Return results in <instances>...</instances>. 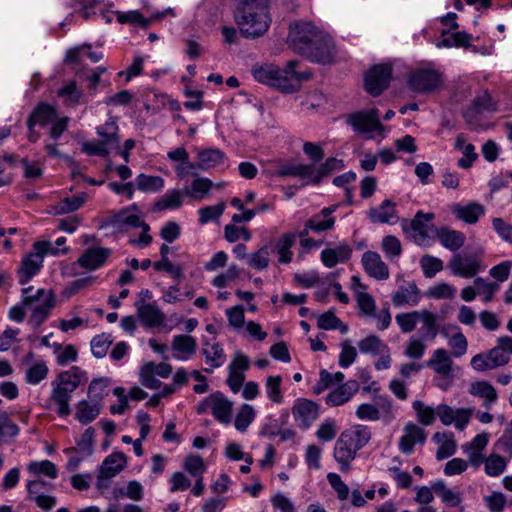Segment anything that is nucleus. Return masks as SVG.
I'll return each instance as SVG.
<instances>
[{"label":"nucleus","instance_id":"nucleus-1","mask_svg":"<svg viewBox=\"0 0 512 512\" xmlns=\"http://www.w3.org/2000/svg\"><path fill=\"white\" fill-rule=\"evenodd\" d=\"M300 65L298 60L288 61L283 68L275 64H256L251 73L256 81L269 85L287 94L300 90L304 81L311 79L310 70H297Z\"/></svg>","mask_w":512,"mask_h":512},{"label":"nucleus","instance_id":"nucleus-2","mask_svg":"<svg viewBox=\"0 0 512 512\" xmlns=\"http://www.w3.org/2000/svg\"><path fill=\"white\" fill-rule=\"evenodd\" d=\"M269 0H240L235 12V21L246 38H257L269 28Z\"/></svg>","mask_w":512,"mask_h":512},{"label":"nucleus","instance_id":"nucleus-3","mask_svg":"<svg viewBox=\"0 0 512 512\" xmlns=\"http://www.w3.org/2000/svg\"><path fill=\"white\" fill-rule=\"evenodd\" d=\"M85 372L77 366H73L69 371L61 372L52 382V392L49 398L51 404L55 405L56 413L65 417L71 414L70 400L72 393L81 383Z\"/></svg>","mask_w":512,"mask_h":512},{"label":"nucleus","instance_id":"nucleus-4","mask_svg":"<svg viewBox=\"0 0 512 512\" xmlns=\"http://www.w3.org/2000/svg\"><path fill=\"white\" fill-rule=\"evenodd\" d=\"M324 33L311 22H295L289 27L288 44L297 54L303 55Z\"/></svg>","mask_w":512,"mask_h":512},{"label":"nucleus","instance_id":"nucleus-5","mask_svg":"<svg viewBox=\"0 0 512 512\" xmlns=\"http://www.w3.org/2000/svg\"><path fill=\"white\" fill-rule=\"evenodd\" d=\"M391 76V65H374L365 73L364 88L366 92L374 97L381 95L388 88Z\"/></svg>","mask_w":512,"mask_h":512},{"label":"nucleus","instance_id":"nucleus-6","mask_svg":"<svg viewBox=\"0 0 512 512\" xmlns=\"http://www.w3.org/2000/svg\"><path fill=\"white\" fill-rule=\"evenodd\" d=\"M442 84L441 75L430 69H420L412 72L408 78V87L416 93H430Z\"/></svg>","mask_w":512,"mask_h":512},{"label":"nucleus","instance_id":"nucleus-7","mask_svg":"<svg viewBox=\"0 0 512 512\" xmlns=\"http://www.w3.org/2000/svg\"><path fill=\"white\" fill-rule=\"evenodd\" d=\"M434 217L433 213L418 211L414 218L409 223L404 222L402 227L416 244L422 245L429 238V231L433 228L430 222Z\"/></svg>","mask_w":512,"mask_h":512},{"label":"nucleus","instance_id":"nucleus-8","mask_svg":"<svg viewBox=\"0 0 512 512\" xmlns=\"http://www.w3.org/2000/svg\"><path fill=\"white\" fill-rule=\"evenodd\" d=\"M334 55V42L332 38L324 32L316 39L314 45L309 46L302 56L314 63L328 64L332 62Z\"/></svg>","mask_w":512,"mask_h":512},{"label":"nucleus","instance_id":"nucleus-9","mask_svg":"<svg viewBox=\"0 0 512 512\" xmlns=\"http://www.w3.org/2000/svg\"><path fill=\"white\" fill-rule=\"evenodd\" d=\"M45 246H47V244L35 242L33 244L35 252L29 254L23 259L21 267L18 271L19 283L21 285L28 283L30 279L36 275L42 267L43 257L45 255Z\"/></svg>","mask_w":512,"mask_h":512},{"label":"nucleus","instance_id":"nucleus-10","mask_svg":"<svg viewBox=\"0 0 512 512\" xmlns=\"http://www.w3.org/2000/svg\"><path fill=\"white\" fill-rule=\"evenodd\" d=\"M452 273L462 278H472L480 270V259L475 254L461 255L456 253L448 263Z\"/></svg>","mask_w":512,"mask_h":512},{"label":"nucleus","instance_id":"nucleus-11","mask_svg":"<svg viewBox=\"0 0 512 512\" xmlns=\"http://www.w3.org/2000/svg\"><path fill=\"white\" fill-rule=\"evenodd\" d=\"M348 123L360 133L381 131L383 126L379 120L378 110L373 108L367 112L359 111L351 114Z\"/></svg>","mask_w":512,"mask_h":512},{"label":"nucleus","instance_id":"nucleus-12","mask_svg":"<svg viewBox=\"0 0 512 512\" xmlns=\"http://www.w3.org/2000/svg\"><path fill=\"white\" fill-rule=\"evenodd\" d=\"M292 414L298 425L307 429L317 419L319 406L311 400L299 398L292 407Z\"/></svg>","mask_w":512,"mask_h":512},{"label":"nucleus","instance_id":"nucleus-13","mask_svg":"<svg viewBox=\"0 0 512 512\" xmlns=\"http://www.w3.org/2000/svg\"><path fill=\"white\" fill-rule=\"evenodd\" d=\"M361 262L365 272L369 276L377 280H385L389 277L388 266L382 261L380 255L377 252H365L362 255Z\"/></svg>","mask_w":512,"mask_h":512},{"label":"nucleus","instance_id":"nucleus-14","mask_svg":"<svg viewBox=\"0 0 512 512\" xmlns=\"http://www.w3.org/2000/svg\"><path fill=\"white\" fill-rule=\"evenodd\" d=\"M404 432L399 441V450L405 455H410L413 453L416 443L423 444L425 442L426 434L422 428L414 423L406 424Z\"/></svg>","mask_w":512,"mask_h":512},{"label":"nucleus","instance_id":"nucleus-15","mask_svg":"<svg viewBox=\"0 0 512 512\" xmlns=\"http://www.w3.org/2000/svg\"><path fill=\"white\" fill-rule=\"evenodd\" d=\"M110 255L111 250L109 248H88L79 257L78 264L85 269L96 270L106 262Z\"/></svg>","mask_w":512,"mask_h":512},{"label":"nucleus","instance_id":"nucleus-16","mask_svg":"<svg viewBox=\"0 0 512 512\" xmlns=\"http://www.w3.org/2000/svg\"><path fill=\"white\" fill-rule=\"evenodd\" d=\"M126 465V457L122 452H114L107 456L102 462L99 475L98 487H101L103 478H112L124 469Z\"/></svg>","mask_w":512,"mask_h":512},{"label":"nucleus","instance_id":"nucleus-17","mask_svg":"<svg viewBox=\"0 0 512 512\" xmlns=\"http://www.w3.org/2000/svg\"><path fill=\"white\" fill-rule=\"evenodd\" d=\"M359 383L356 380H349L331 391L326 396V403L329 406L336 407L348 402L358 391Z\"/></svg>","mask_w":512,"mask_h":512},{"label":"nucleus","instance_id":"nucleus-18","mask_svg":"<svg viewBox=\"0 0 512 512\" xmlns=\"http://www.w3.org/2000/svg\"><path fill=\"white\" fill-rule=\"evenodd\" d=\"M211 401V412L215 419L220 423L229 424L231 422L232 403L219 391L211 394Z\"/></svg>","mask_w":512,"mask_h":512},{"label":"nucleus","instance_id":"nucleus-19","mask_svg":"<svg viewBox=\"0 0 512 512\" xmlns=\"http://www.w3.org/2000/svg\"><path fill=\"white\" fill-rule=\"evenodd\" d=\"M334 458L339 463L340 469L343 472H347L350 468V463L355 459L357 451L350 446L348 441H345V437L340 434L336 440L334 447Z\"/></svg>","mask_w":512,"mask_h":512},{"label":"nucleus","instance_id":"nucleus-20","mask_svg":"<svg viewBox=\"0 0 512 512\" xmlns=\"http://www.w3.org/2000/svg\"><path fill=\"white\" fill-rule=\"evenodd\" d=\"M352 254V249L346 244H340L335 248H327L321 252V261L324 266L332 268L338 263L347 262Z\"/></svg>","mask_w":512,"mask_h":512},{"label":"nucleus","instance_id":"nucleus-21","mask_svg":"<svg viewBox=\"0 0 512 512\" xmlns=\"http://www.w3.org/2000/svg\"><path fill=\"white\" fill-rule=\"evenodd\" d=\"M137 314L143 325L147 327L160 326L164 321L163 313L153 304H144L143 300L136 303Z\"/></svg>","mask_w":512,"mask_h":512},{"label":"nucleus","instance_id":"nucleus-22","mask_svg":"<svg viewBox=\"0 0 512 512\" xmlns=\"http://www.w3.org/2000/svg\"><path fill=\"white\" fill-rule=\"evenodd\" d=\"M420 300V292L414 282L408 283L407 286H401L393 295L392 303L396 307L404 305L415 306Z\"/></svg>","mask_w":512,"mask_h":512},{"label":"nucleus","instance_id":"nucleus-23","mask_svg":"<svg viewBox=\"0 0 512 512\" xmlns=\"http://www.w3.org/2000/svg\"><path fill=\"white\" fill-rule=\"evenodd\" d=\"M96 131L101 138L100 141L110 150L119 148V127L114 118L111 117L105 124L97 127Z\"/></svg>","mask_w":512,"mask_h":512},{"label":"nucleus","instance_id":"nucleus-24","mask_svg":"<svg viewBox=\"0 0 512 512\" xmlns=\"http://www.w3.org/2000/svg\"><path fill=\"white\" fill-rule=\"evenodd\" d=\"M352 448L359 451L368 444L371 439V431L367 426L355 425L341 433Z\"/></svg>","mask_w":512,"mask_h":512},{"label":"nucleus","instance_id":"nucleus-25","mask_svg":"<svg viewBox=\"0 0 512 512\" xmlns=\"http://www.w3.org/2000/svg\"><path fill=\"white\" fill-rule=\"evenodd\" d=\"M452 360L449 353L442 348L436 349L426 365L433 368L437 374L448 376L452 370Z\"/></svg>","mask_w":512,"mask_h":512},{"label":"nucleus","instance_id":"nucleus-26","mask_svg":"<svg viewBox=\"0 0 512 512\" xmlns=\"http://www.w3.org/2000/svg\"><path fill=\"white\" fill-rule=\"evenodd\" d=\"M101 412V403L93 401L88 402L81 400L76 405L75 418L82 424L86 425L93 422Z\"/></svg>","mask_w":512,"mask_h":512},{"label":"nucleus","instance_id":"nucleus-27","mask_svg":"<svg viewBox=\"0 0 512 512\" xmlns=\"http://www.w3.org/2000/svg\"><path fill=\"white\" fill-rule=\"evenodd\" d=\"M452 212L458 219L468 224H475L479 217L484 213V207L478 203H469L466 206L456 204L452 208Z\"/></svg>","mask_w":512,"mask_h":512},{"label":"nucleus","instance_id":"nucleus-28","mask_svg":"<svg viewBox=\"0 0 512 512\" xmlns=\"http://www.w3.org/2000/svg\"><path fill=\"white\" fill-rule=\"evenodd\" d=\"M296 235L294 233H286L282 235L275 245H271L274 248V252L278 253V262L280 264H288L292 261L293 253L291 247L294 245Z\"/></svg>","mask_w":512,"mask_h":512},{"label":"nucleus","instance_id":"nucleus-29","mask_svg":"<svg viewBox=\"0 0 512 512\" xmlns=\"http://www.w3.org/2000/svg\"><path fill=\"white\" fill-rule=\"evenodd\" d=\"M225 154L218 148L201 149L197 152L200 170H208L220 165Z\"/></svg>","mask_w":512,"mask_h":512},{"label":"nucleus","instance_id":"nucleus-30","mask_svg":"<svg viewBox=\"0 0 512 512\" xmlns=\"http://www.w3.org/2000/svg\"><path fill=\"white\" fill-rule=\"evenodd\" d=\"M441 244L451 250L456 251L464 245L465 236L463 233L455 230H450L446 227L440 228L436 231Z\"/></svg>","mask_w":512,"mask_h":512},{"label":"nucleus","instance_id":"nucleus-31","mask_svg":"<svg viewBox=\"0 0 512 512\" xmlns=\"http://www.w3.org/2000/svg\"><path fill=\"white\" fill-rule=\"evenodd\" d=\"M143 222L137 215L129 214L128 210H121L109 220V224L119 232L126 231L130 227L138 228Z\"/></svg>","mask_w":512,"mask_h":512},{"label":"nucleus","instance_id":"nucleus-32","mask_svg":"<svg viewBox=\"0 0 512 512\" xmlns=\"http://www.w3.org/2000/svg\"><path fill=\"white\" fill-rule=\"evenodd\" d=\"M86 201V195L81 194L73 197H66L57 204L53 205L48 211L53 215L69 214L77 211Z\"/></svg>","mask_w":512,"mask_h":512},{"label":"nucleus","instance_id":"nucleus-33","mask_svg":"<svg viewBox=\"0 0 512 512\" xmlns=\"http://www.w3.org/2000/svg\"><path fill=\"white\" fill-rule=\"evenodd\" d=\"M57 117L56 110L48 104L38 105L30 114L27 120V126L40 125L45 126Z\"/></svg>","mask_w":512,"mask_h":512},{"label":"nucleus","instance_id":"nucleus-34","mask_svg":"<svg viewBox=\"0 0 512 512\" xmlns=\"http://www.w3.org/2000/svg\"><path fill=\"white\" fill-rule=\"evenodd\" d=\"M368 216L374 223H388L392 218L396 217L395 203L386 199L379 208H371L368 211Z\"/></svg>","mask_w":512,"mask_h":512},{"label":"nucleus","instance_id":"nucleus-35","mask_svg":"<svg viewBox=\"0 0 512 512\" xmlns=\"http://www.w3.org/2000/svg\"><path fill=\"white\" fill-rule=\"evenodd\" d=\"M94 437L95 429L93 427H88L81 435V437L76 441L77 447L66 448L63 452L65 454H70L80 451L84 454V456H90L94 450Z\"/></svg>","mask_w":512,"mask_h":512},{"label":"nucleus","instance_id":"nucleus-36","mask_svg":"<svg viewBox=\"0 0 512 512\" xmlns=\"http://www.w3.org/2000/svg\"><path fill=\"white\" fill-rule=\"evenodd\" d=\"M470 393L485 399L484 406L490 408V405L497 400L495 388L486 381H476L472 383Z\"/></svg>","mask_w":512,"mask_h":512},{"label":"nucleus","instance_id":"nucleus-37","mask_svg":"<svg viewBox=\"0 0 512 512\" xmlns=\"http://www.w3.org/2000/svg\"><path fill=\"white\" fill-rule=\"evenodd\" d=\"M54 306L55 297L49 295L42 303L35 305L29 323L32 324L34 328H38L46 320Z\"/></svg>","mask_w":512,"mask_h":512},{"label":"nucleus","instance_id":"nucleus-38","mask_svg":"<svg viewBox=\"0 0 512 512\" xmlns=\"http://www.w3.org/2000/svg\"><path fill=\"white\" fill-rule=\"evenodd\" d=\"M184 190H172L162 196L154 204V211H163L166 209H177L182 205Z\"/></svg>","mask_w":512,"mask_h":512},{"label":"nucleus","instance_id":"nucleus-39","mask_svg":"<svg viewBox=\"0 0 512 512\" xmlns=\"http://www.w3.org/2000/svg\"><path fill=\"white\" fill-rule=\"evenodd\" d=\"M274 252L271 245H264L248 256L247 264L257 270H264L269 266L270 255Z\"/></svg>","mask_w":512,"mask_h":512},{"label":"nucleus","instance_id":"nucleus-40","mask_svg":"<svg viewBox=\"0 0 512 512\" xmlns=\"http://www.w3.org/2000/svg\"><path fill=\"white\" fill-rule=\"evenodd\" d=\"M117 21L121 24L129 23L133 25H138L142 28H147L150 23L154 19H158L163 16V14H158L155 17L148 19L145 18L140 12L133 10L128 12H117Z\"/></svg>","mask_w":512,"mask_h":512},{"label":"nucleus","instance_id":"nucleus-41","mask_svg":"<svg viewBox=\"0 0 512 512\" xmlns=\"http://www.w3.org/2000/svg\"><path fill=\"white\" fill-rule=\"evenodd\" d=\"M344 162L337 158H327L317 169L316 174L312 178V183L318 185L324 177L331 174L332 171L344 168Z\"/></svg>","mask_w":512,"mask_h":512},{"label":"nucleus","instance_id":"nucleus-42","mask_svg":"<svg viewBox=\"0 0 512 512\" xmlns=\"http://www.w3.org/2000/svg\"><path fill=\"white\" fill-rule=\"evenodd\" d=\"M359 349L362 353H371L380 355L388 351V347L376 335H369L358 343Z\"/></svg>","mask_w":512,"mask_h":512},{"label":"nucleus","instance_id":"nucleus-43","mask_svg":"<svg viewBox=\"0 0 512 512\" xmlns=\"http://www.w3.org/2000/svg\"><path fill=\"white\" fill-rule=\"evenodd\" d=\"M137 188L142 192H157L164 187V180L160 176L140 174L136 178Z\"/></svg>","mask_w":512,"mask_h":512},{"label":"nucleus","instance_id":"nucleus-44","mask_svg":"<svg viewBox=\"0 0 512 512\" xmlns=\"http://www.w3.org/2000/svg\"><path fill=\"white\" fill-rule=\"evenodd\" d=\"M432 489L438 496H440L441 500L447 505L458 506L461 502L459 494L447 488L442 480L433 483Z\"/></svg>","mask_w":512,"mask_h":512},{"label":"nucleus","instance_id":"nucleus-45","mask_svg":"<svg viewBox=\"0 0 512 512\" xmlns=\"http://www.w3.org/2000/svg\"><path fill=\"white\" fill-rule=\"evenodd\" d=\"M472 36L465 31H459L452 33L448 37L443 38L439 43H437V47H470V40Z\"/></svg>","mask_w":512,"mask_h":512},{"label":"nucleus","instance_id":"nucleus-46","mask_svg":"<svg viewBox=\"0 0 512 512\" xmlns=\"http://www.w3.org/2000/svg\"><path fill=\"white\" fill-rule=\"evenodd\" d=\"M32 287L22 289V306L38 305L48 298L49 295L55 297L52 290L38 289L34 294H31Z\"/></svg>","mask_w":512,"mask_h":512},{"label":"nucleus","instance_id":"nucleus-47","mask_svg":"<svg viewBox=\"0 0 512 512\" xmlns=\"http://www.w3.org/2000/svg\"><path fill=\"white\" fill-rule=\"evenodd\" d=\"M508 460L498 454H491L485 459V472L491 477L501 475L507 466Z\"/></svg>","mask_w":512,"mask_h":512},{"label":"nucleus","instance_id":"nucleus-48","mask_svg":"<svg viewBox=\"0 0 512 512\" xmlns=\"http://www.w3.org/2000/svg\"><path fill=\"white\" fill-rule=\"evenodd\" d=\"M419 321L423 323V328L425 329L423 338L428 340L435 339V337L438 334V324L436 315L428 310H422Z\"/></svg>","mask_w":512,"mask_h":512},{"label":"nucleus","instance_id":"nucleus-49","mask_svg":"<svg viewBox=\"0 0 512 512\" xmlns=\"http://www.w3.org/2000/svg\"><path fill=\"white\" fill-rule=\"evenodd\" d=\"M197 348L196 340L189 335H176L172 341V349L183 354H194Z\"/></svg>","mask_w":512,"mask_h":512},{"label":"nucleus","instance_id":"nucleus-50","mask_svg":"<svg viewBox=\"0 0 512 512\" xmlns=\"http://www.w3.org/2000/svg\"><path fill=\"white\" fill-rule=\"evenodd\" d=\"M19 433L18 426L11 421L7 412L0 413V441L9 442Z\"/></svg>","mask_w":512,"mask_h":512},{"label":"nucleus","instance_id":"nucleus-51","mask_svg":"<svg viewBox=\"0 0 512 512\" xmlns=\"http://www.w3.org/2000/svg\"><path fill=\"white\" fill-rule=\"evenodd\" d=\"M420 317L421 311H412L408 313L397 314L395 320L403 333H410L416 328Z\"/></svg>","mask_w":512,"mask_h":512},{"label":"nucleus","instance_id":"nucleus-52","mask_svg":"<svg viewBox=\"0 0 512 512\" xmlns=\"http://www.w3.org/2000/svg\"><path fill=\"white\" fill-rule=\"evenodd\" d=\"M474 285L478 295H483V301L485 303L493 300L494 294L498 291L499 285L495 282H488L482 277L474 279Z\"/></svg>","mask_w":512,"mask_h":512},{"label":"nucleus","instance_id":"nucleus-53","mask_svg":"<svg viewBox=\"0 0 512 512\" xmlns=\"http://www.w3.org/2000/svg\"><path fill=\"white\" fill-rule=\"evenodd\" d=\"M496 103L493 101L491 95L484 91L480 95H478L473 101L471 105V111L473 113L479 114L484 111L493 112L496 110Z\"/></svg>","mask_w":512,"mask_h":512},{"label":"nucleus","instance_id":"nucleus-54","mask_svg":"<svg viewBox=\"0 0 512 512\" xmlns=\"http://www.w3.org/2000/svg\"><path fill=\"white\" fill-rule=\"evenodd\" d=\"M281 383H282V378L279 375L269 376L266 380L265 388H266L267 396L273 403L279 404V403H282V401H283V395L281 392Z\"/></svg>","mask_w":512,"mask_h":512},{"label":"nucleus","instance_id":"nucleus-55","mask_svg":"<svg viewBox=\"0 0 512 512\" xmlns=\"http://www.w3.org/2000/svg\"><path fill=\"white\" fill-rule=\"evenodd\" d=\"M113 343L110 334H101L95 336L91 341V350L95 357L103 358Z\"/></svg>","mask_w":512,"mask_h":512},{"label":"nucleus","instance_id":"nucleus-56","mask_svg":"<svg viewBox=\"0 0 512 512\" xmlns=\"http://www.w3.org/2000/svg\"><path fill=\"white\" fill-rule=\"evenodd\" d=\"M28 471L34 475L43 474L51 479H55L58 475L55 464L49 460L31 462L28 465Z\"/></svg>","mask_w":512,"mask_h":512},{"label":"nucleus","instance_id":"nucleus-57","mask_svg":"<svg viewBox=\"0 0 512 512\" xmlns=\"http://www.w3.org/2000/svg\"><path fill=\"white\" fill-rule=\"evenodd\" d=\"M212 187V182L208 178H198L192 182L191 190L188 187L184 188V195L192 198H202L209 192Z\"/></svg>","mask_w":512,"mask_h":512},{"label":"nucleus","instance_id":"nucleus-58","mask_svg":"<svg viewBox=\"0 0 512 512\" xmlns=\"http://www.w3.org/2000/svg\"><path fill=\"white\" fill-rule=\"evenodd\" d=\"M254 417V408L249 404L242 405L235 418V428L240 432H244L253 421Z\"/></svg>","mask_w":512,"mask_h":512},{"label":"nucleus","instance_id":"nucleus-59","mask_svg":"<svg viewBox=\"0 0 512 512\" xmlns=\"http://www.w3.org/2000/svg\"><path fill=\"white\" fill-rule=\"evenodd\" d=\"M426 278H432L443 269V262L436 257L425 255L420 260Z\"/></svg>","mask_w":512,"mask_h":512},{"label":"nucleus","instance_id":"nucleus-60","mask_svg":"<svg viewBox=\"0 0 512 512\" xmlns=\"http://www.w3.org/2000/svg\"><path fill=\"white\" fill-rule=\"evenodd\" d=\"M109 385V379L106 377L94 379L88 387L89 397L96 402L101 403L105 395V390Z\"/></svg>","mask_w":512,"mask_h":512},{"label":"nucleus","instance_id":"nucleus-61","mask_svg":"<svg viewBox=\"0 0 512 512\" xmlns=\"http://www.w3.org/2000/svg\"><path fill=\"white\" fill-rule=\"evenodd\" d=\"M139 375L141 384L146 388L159 389L162 385V382L155 378V374L152 372V362L144 364Z\"/></svg>","mask_w":512,"mask_h":512},{"label":"nucleus","instance_id":"nucleus-62","mask_svg":"<svg viewBox=\"0 0 512 512\" xmlns=\"http://www.w3.org/2000/svg\"><path fill=\"white\" fill-rule=\"evenodd\" d=\"M48 374V367L44 362L35 363L26 371V381L29 384L35 385L46 378Z\"/></svg>","mask_w":512,"mask_h":512},{"label":"nucleus","instance_id":"nucleus-63","mask_svg":"<svg viewBox=\"0 0 512 512\" xmlns=\"http://www.w3.org/2000/svg\"><path fill=\"white\" fill-rule=\"evenodd\" d=\"M413 408L417 413V417L420 423L428 426L434 422L436 410L426 406L422 401L419 400L413 403Z\"/></svg>","mask_w":512,"mask_h":512},{"label":"nucleus","instance_id":"nucleus-64","mask_svg":"<svg viewBox=\"0 0 512 512\" xmlns=\"http://www.w3.org/2000/svg\"><path fill=\"white\" fill-rule=\"evenodd\" d=\"M456 289L448 283H440L429 288L427 296L434 299H452Z\"/></svg>","mask_w":512,"mask_h":512}]
</instances>
